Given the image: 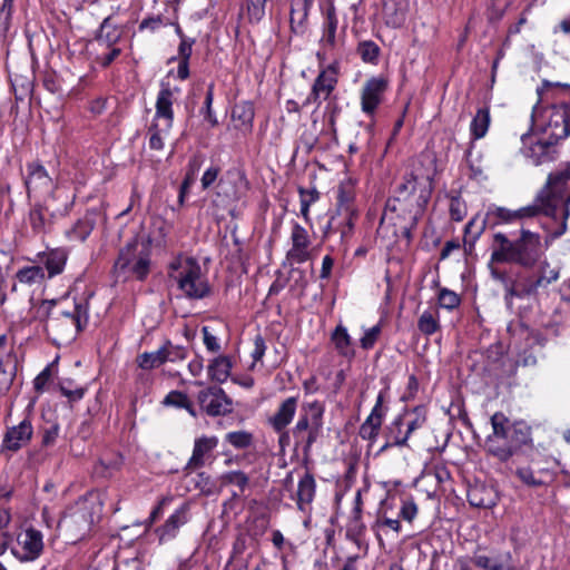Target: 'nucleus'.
I'll return each instance as SVG.
<instances>
[{
    "label": "nucleus",
    "mask_w": 570,
    "mask_h": 570,
    "mask_svg": "<svg viewBox=\"0 0 570 570\" xmlns=\"http://www.w3.org/2000/svg\"><path fill=\"white\" fill-rule=\"evenodd\" d=\"M491 122L490 109L488 107H483L478 109L475 116L473 117L470 124V134L473 140H479L483 138Z\"/></svg>",
    "instance_id": "nucleus-39"
},
{
    "label": "nucleus",
    "mask_w": 570,
    "mask_h": 570,
    "mask_svg": "<svg viewBox=\"0 0 570 570\" xmlns=\"http://www.w3.org/2000/svg\"><path fill=\"white\" fill-rule=\"evenodd\" d=\"M557 144L558 142L552 141L549 137L543 136L537 141H531L529 146L522 149V153L527 158L531 159L533 165H540L551 159V148Z\"/></svg>",
    "instance_id": "nucleus-30"
},
{
    "label": "nucleus",
    "mask_w": 570,
    "mask_h": 570,
    "mask_svg": "<svg viewBox=\"0 0 570 570\" xmlns=\"http://www.w3.org/2000/svg\"><path fill=\"white\" fill-rule=\"evenodd\" d=\"M32 433L31 422L26 419L7 431L2 446L10 451H17L30 441Z\"/></svg>",
    "instance_id": "nucleus-28"
},
{
    "label": "nucleus",
    "mask_w": 570,
    "mask_h": 570,
    "mask_svg": "<svg viewBox=\"0 0 570 570\" xmlns=\"http://www.w3.org/2000/svg\"><path fill=\"white\" fill-rule=\"evenodd\" d=\"M179 89H171L169 86H161L156 99V112L150 127L148 128L149 148L153 150H163L164 138L173 128L175 92Z\"/></svg>",
    "instance_id": "nucleus-10"
},
{
    "label": "nucleus",
    "mask_w": 570,
    "mask_h": 570,
    "mask_svg": "<svg viewBox=\"0 0 570 570\" xmlns=\"http://www.w3.org/2000/svg\"><path fill=\"white\" fill-rule=\"evenodd\" d=\"M95 61L101 67H108L119 55L120 49L117 47H110L109 49H99L96 47Z\"/></svg>",
    "instance_id": "nucleus-54"
},
{
    "label": "nucleus",
    "mask_w": 570,
    "mask_h": 570,
    "mask_svg": "<svg viewBox=\"0 0 570 570\" xmlns=\"http://www.w3.org/2000/svg\"><path fill=\"white\" fill-rule=\"evenodd\" d=\"M490 214L498 219V224H511L518 222L515 210L504 207H495Z\"/></svg>",
    "instance_id": "nucleus-59"
},
{
    "label": "nucleus",
    "mask_w": 570,
    "mask_h": 570,
    "mask_svg": "<svg viewBox=\"0 0 570 570\" xmlns=\"http://www.w3.org/2000/svg\"><path fill=\"white\" fill-rule=\"evenodd\" d=\"M404 416H396L391 424L386 428L385 438L386 442L381 446L380 453L384 452L386 449L391 446H404L410 439L407 431H403L404 426Z\"/></svg>",
    "instance_id": "nucleus-32"
},
{
    "label": "nucleus",
    "mask_w": 570,
    "mask_h": 570,
    "mask_svg": "<svg viewBox=\"0 0 570 570\" xmlns=\"http://www.w3.org/2000/svg\"><path fill=\"white\" fill-rule=\"evenodd\" d=\"M386 88L387 81L383 77H372L366 80L361 92V108L364 114L374 115Z\"/></svg>",
    "instance_id": "nucleus-19"
},
{
    "label": "nucleus",
    "mask_w": 570,
    "mask_h": 570,
    "mask_svg": "<svg viewBox=\"0 0 570 570\" xmlns=\"http://www.w3.org/2000/svg\"><path fill=\"white\" fill-rule=\"evenodd\" d=\"M356 52L364 62L376 65L381 49L374 41L363 40L358 42Z\"/></svg>",
    "instance_id": "nucleus-44"
},
{
    "label": "nucleus",
    "mask_w": 570,
    "mask_h": 570,
    "mask_svg": "<svg viewBox=\"0 0 570 570\" xmlns=\"http://www.w3.org/2000/svg\"><path fill=\"white\" fill-rule=\"evenodd\" d=\"M225 441L235 449H246L253 443V434L247 431L228 432Z\"/></svg>",
    "instance_id": "nucleus-52"
},
{
    "label": "nucleus",
    "mask_w": 570,
    "mask_h": 570,
    "mask_svg": "<svg viewBox=\"0 0 570 570\" xmlns=\"http://www.w3.org/2000/svg\"><path fill=\"white\" fill-rule=\"evenodd\" d=\"M312 242L308 232L301 224L293 222L291 230V248L286 253L289 264H302L311 259L309 249Z\"/></svg>",
    "instance_id": "nucleus-18"
},
{
    "label": "nucleus",
    "mask_w": 570,
    "mask_h": 570,
    "mask_svg": "<svg viewBox=\"0 0 570 570\" xmlns=\"http://www.w3.org/2000/svg\"><path fill=\"white\" fill-rule=\"evenodd\" d=\"M531 121L543 136L559 142L570 136V104L559 102L543 107L538 101L532 108Z\"/></svg>",
    "instance_id": "nucleus-8"
},
{
    "label": "nucleus",
    "mask_w": 570,
    "mask_h": 570,
    "mask_svg": "<svg viewBox=\"0 0 570 570\" xmlns=\"http://www.w3.org/2000/svg\"><path fill=\"white\" fill-rule=\"evenodd\" d=\"M515 474L525 485L539 487L543 484L541 480L534 476L533 471L528 466L517 469Z\"/></svg>",
    "instance_id": "nucleus-61"
},
{
    "label": "nucleus",
    "mask_w": 570,
    "mask_h": 570,
    "mask_svg": "<svg viewBox=\"0 0 570 570\" xmlns=\"http://www.w3.org/2000/svg\"><path fill=\"white\" fill-rule=\"evenodd\" d=\"M220 481L224 485H236L240 492H244L249 484V478L247 474L239 470L225 472L220 475Z\"/></svg>",
    "instance_id": "nucleus-50"
},
{
    "label": "nucleus",
    "mask_w": 570,
    "mask_h": 570,
    "mask_svg": "<svg viewBox=\"0 0 570 570\" xmlns=\"http://www.w3.org/2000/svg\"><path fill=\"white\" fill-rule=\"evenodd\" d=\"M217 445L218 438L214 435H202L195 439L191 456L184 468L186 475H188L190 471L203 468L206 462L213 458V451Z\"/></svg>",
    "instance_id": "nucleus-20"
},
{
    "label": "nucleus",
    "mask_w": 570,
    "mask_h": 570,
    "mask_svg": "<svg viewBox=\"0 0 570 570\" xmlns=\"http://www.w3.org/2000/svg\"><path fill=\"white\" fill-rule=\"evenodd\" d=\"M233 364L227 355H219L210 361L207 366L208 376L216 383H224L230 375Z\"/></svg>",
    "instance_id": "nucleus-36"
},
{
    "label": "nucleus",
    "mask_w": 570,
    "mask_h": 570,
    "mask_svg": "<svg viewBox=\"0 0 570 570\" xmlns=\"http://www.w3.org/2000/svg\"><path fill=\"white\" fill-rule=\"evenodd\" d=\"M88 323V304L75 303L71 309L56 308L48 312L46 331L53 341L67 343L76 338Z\"/></svg>",
    "instance_id": "nucleus-7"
},
{
    "label": "nucleus",
    "mask_w": 570,
    "mask_h": 570,
    "mask_svg": "<svg viewBox=\"0 0 570 570\" xmlns=\"http://www.w3.org/2000/svg\"><path fill=\"white\" fill-rule=\"evenodd\" d=\"M313 0H293L291 4L289 22L295 33L304 31Z\"/></svg>",
    "instance_id": "nucleus-34"
},
{
    "label": "nucleus",
    "mask_w": 570,
    "mask_h": 570,
    "mask_svg": "<svg viewBox=\"0 0 570 570\" xmlns=\"http://www.w3.org/2000/svg\"><path fill=\"white\" fill-rule=\"evenodd\" d=\"M219 174V166L212 165L210 167H208L200 179L203 189H208L217 180Z\"/></svg>",
    "instance_id": "nucleus-64"
},
{
    "label": "nucleus",
    "mask_w": 570,
    "mask_h": 570,
    "mask_svg": "<svg viewBox=\"0 0 570 570\" xmlns=\"http://www.w3.org/2000/svg\"><path fill=\"white\" fill-rule=\"evenodd\" d=\"M297 404V396H289L281 402L276 412L268 419V424L275 432L287 429L296 414Z\"/></svg>",
    "instance_id": "nucleus-27"
},
{
    "label": "nucleus",
    "mask_w": 570,
    "mask_h": 570,
    "mask_svg": "<svg viewBox=\"0 0 570 570\" xmlns=\"http://www.w3.org/2000/svg\"><path fill=\"white\" fill-rule=\"evenodd\" d=\"M136 363L141 370H153L165 364L160 347L157 351L139 354L136 357Z\"/></svg>",
    "instance_id": "nucleus-46"
},
{
    "label": "nucleus",
    "mask_w": 570,
    "mask_h": 570,
    "mask_svg": "<svg viewBox=\"0 0 570 570\" xmlns=\"http://www.w3.org/2000/svg\"><path fill=\"white\" fill-rule=\"evenodd\" d=\"M73 204V196H69L63 188L53 190L42 203H36L28 215V222L36 235L50 232L53 218L65 216Z\"/></svg>",
    "instance_id": "nucleus-6"
},
{
    "label": "nucleus",
    "mask_w": 570,
    "mask_h": 570,
    "mask_svg": "<svg viewBox=\"0 0 570 570\" xmlns=\"http://www.w3.org/2000/svg\"><path fill=\"white\" fill-rule=\"evenodd\" d=\"M355 191L354 185L351 180L342 181L337 187L336 209L337 212H351L357 215V209L354 205Z\"/></svg>",
    "instance_id": "nucleus-35"
},
{
    "label": "nucleus",
    "mask_w": 570,
    "mask_h": 570,
    "mask_svg": "<svg viewBox=\"0 0 570 570\" xmlns=\"http://www.w3.org/2000/svg\"><path fill=\"white\" fill-rule=\"evenodd\" d=\"M168 277L189 299H203L210 294L208 279L194 257L176 256L168 265Z\"/></svg>",
    "instance_id": "nucleus-4"
},
{
    "label": "nucleus",
    "mask_w": 570,
    "mask_h": 570,
    "mask_svg": "<svg viewBox=\"0 0 570 570\" xmlns=\"http://www.w3.org/2000/svg\"><path fill=\"white\" fill-rule=\"evenodd\" d=\"M544 253L541 236L521 228L520 236L510 239L503 233L493 235L491 262L497 264H515L524 268L533 267Z\"/></svg>",
    "instance_id": "nucleus-1"
},
{
    "label": "nucleus",
    "mask_w": 570,
    "mask_h": 570,
    "mask_svg": "<svg viewBox=\"0 0 570 570\" xmlns=\"http://www.w3.org/2000/svg\"><path fill=\"white\" fill-rule=\"evenodd\" d=\"M325 405L320 401L304 402L298 419L291 429L295 448H302L307 453L316 442L323 428Z\"/></svg>",
    "instance_id": "nucleus-9"
},
{
    "label": "nucleus",
    "mask_w": 570,
    "mask_h": 570,
    "mask_svg": "<svg viewBox=\"0 0 570 570\" xmlns=\"http://www.w3.org/2000/svg\"><path fill=\"white\" fill-rule=\"evenodd\" d=\"M120 31L112 22V16L105 18L100 24L99 31L94 40V46L99 49H109L115 47L120 39Z\"/></svg>",
    "instance_id": "nucleus-31"
},
{
    "label": "nucleus",
    "mask_w": 570,
    "mask_h": 570,
    "mask_svg": "<svg viewBox=\"0 0 570 570\" xmlns=\"http://www.w3.org/2000/svg\"><path fill=\"white\" fill-rule=\"evenodd\" d=\"M417 328L425 336L439 332L441 330L439 311L425 309L417 318Z\"/></svg>",
    "instance_id": "nucleus-40"
},
{
    "label": "nucleus",
    "mask_w": 570,
    "mask_h": 570,
    "mask_svg": "<svg viewBox=\"0 0 570 570\" xmlns=\"http://www.w3.org/2000/svg\"><path fill=\"white\" fill-rule=\"evenodd\" d=\"M118 277L145 281L151 268V246L149 242L132 239L118 254L114 265Z\"/></svg>",
    "instance_id": "nucleus-5"
},
{
    "label": "nucleus",
    "mask_w": 570,
    "mask_h": 570,
    "mask_svg": "<svg viewBox=\"0 0 570 570\" xmlns=\"http://www.w3.org/2000/svg\"><path fill=\"white\" fill-rule=\"evenodd\" d=\"M13 0H3L0 7V32H7L12 17Z\"/></svg>",
    "instance_id": "nucleus-57"
},
{
    "label": "nucleus",
    "mask_w": 570,
    "mask_h": 570,
    "mask_svg": "<svg viewBox=\"0 0 570 570\" xmlns=\"http://www.w3.org/2000/svg\"><path fill=\"white\" fill-rule=\"evenodd\" d=\"M449 212L451 219L461 222L465 218L468 209L466 204L460 197H452L450 199Z\"/></svg>",
    "instance_id": "nucleus-56"
},
{
    "label": "nucleus",
    "mask_w": 570,
    "mask_h": 570,
    "mask_svg": "<svg viewBox=\"0 0 570 570\" xmlns=\"http://www.w3.org/2000/svg\"><path fill=\"white\" fill-rule=\"evenodd\" d=\"M365 531V525L362 521V498L357 492L355 497V504L353 509V517L347 525V535L361 537Z\"/></svg>",
    "instance_id": "nucleus-41"
},
{
    "label": "nucleus",
    "mask_w": 570,
    "mask_h": 570,
    "mask_svg": "<svg viewBox=\"0 0 570 570\" xmlns=\"http://www.w3.org/2000/svg\"><path fill=\"white\" fill-rule=\"evenodd\" d=\"M197 402L208 416H225L233 412V400L217 385L199 391Z\"/></svg>",
    "instance_id": "nucleus-15"
},
{
    "label": "nucleus",
    "mask_w": 570,
    "mask_h": 570,
    "mask_svg": "<svg viewBox=\"0 0 570 570\" xmlns=\"http://www.w3.org/2000/svg\"><path fill=\"white\" fill-rule=\"evenodd\" d=\"M559 277L560 268L552 267L548 261H542L532 274L520 276L517 281L507 285L505 297L527 298L535 296L540 289H546Z\"/></svg>",
    "instance_id": "nucleus-11"
},
{
    "label": "nucleus",
    "mask_w": 570,
    "mask_h": 570,
    "mask_svg": "<svg viewBox=\"0 0 570 570\" xmlns=\"http://www.w3.org/2000/svg\"><path fill=\"white\" fill-rule=\"evenodd\" d=\"M188 511L189 505L183 504L168 517L161 527L157 528L156 533L160 543L170 541L176 538L179 528L186 524L188 521Z\"/></svg>",
    "instance_id": "nucleus-26"
},
{
    "label": "nucleus",
    "mask_w": 570,
    "mask_h": 570,
    "mask_svg": "<svg viewBox=\"0 0 570 570\" xmlns=\"http://www.w3.org/2000/svg\"><path fill=\"white\" fill-rule=\"evenodd\" d=\"M438 304L444 309L453 311L460 306L461 297L455 292L444 287L439 292Z\"/></svg>",
    "instance_id": "nucleus-51"
},
{
    "label": "nucleus",
    "mask_w": 570,
    "mask_h": 570,
    "mask_svg": "<svg viewBox=\"0 0 570 570\" xmlns=\"http://www.w3.org/2000/svg\"><path fill=\"white\" fill-rule=\"evenodd\" d=\"M24 186L27 188L28 197H31L32 195H43L46 193L51 194L58 188H53L52 178L49 176L46 168L38 161L27 164Z\"/></svg>",
    "instance_id": "nucleus-17"
},
{
    "label": "nucleus",
    "mask_w": 570,
    "mask_h": 570,
    "mask_svg": "<svg viewBox=\"0 0 570 570\" xmlns=\"http://www.w3.org/2000/svg\"><path fill=\"white\" fill-rule=\"evenodd\" d=\"M340 63L334 60L322 68L315 78L311 91L303 102V107L315 104L320 107L323 100H327L335 90L338 82Z\"/></svg>",
    "instance_id": "nucleus-14"
},
{
    "label": "nucleus",
    "mask_w": 570,
    "mask_h": 570,
    "mask_svg": "<svg viewBox=\"0 0 570 570\" xmlns=\"http://www.w3.org/2000/svg\"><path fill=\"white\" fill-rule=\"evenodd\" d=\"M195 489L199 490L205 495H212L214 493L215 484L206 472H198L193 478Z\"/></svg>",
    "instance_id": "nucleus-55"
},
{
    "label": "nucleus",
    "mask_w": 570,
    "mask_h": 570,
    "mask_svg": "<svg viewBox=\"0 0 570 570\" xmlns=\"http://www.w3.org/2000/svg\"><path fill=\"white\" fill-rule=\"evenodd\" d=\"M100 216L98 208H89L83 216L79 217L68 229L65 236L69 242L82 243L92 233Z\"/></svg>",
    "instance_id": "nucleus-22"
},
{
    "label": "nucleus",
    "mask_w": 570,
    "mask_h": 570,
    "mask_svg": "<svg viewBox=\"0 0 570 570\" xmlns=\"http://www.w3.org/2000/svg\"><path fill=\"white\" fill-rule=\"evenodd\" d=\"M490 422L492 433L485 440L487 451L502 462L532 442L531 428L523 421L511 422L504 413L495 412Z\"/></svg>",
    "instance_id": "nucleus-2"
},
{
    "label": "nucleus",
    "mask_w": 570,
    "mask_h": 570,
    "mask_svg": "<svg viewBox=\"0 0 570 570\" xmlns=\"http://www.w3.org/2000/svg\"><path fill=\"white\" fill-rule=\"evenodd\" d=\"M16 279L26 286L41 285L46 279V272L40 265L24 266L16 273Z\"/></svg>",
    "instance_id": "nucleus-37"
},
{
    "label": "nucleus",
    "mask_w": 570,
    "mask_h": 570,
    "mask_svg": "<svg viewBox=\"0 0 570 570\" xmlns=\"http://www.w3.org/2000/svg\"><path fill=\"white\" fill-rule=\"evenodd\" d=\"M214 88H215L214 82H210L207 87L204 106L199 110L200 115L204 116V119L210 125V127L218 126L217 116L213 110Z\"/></svg>",
    "instance_id": "nucleus-47"
},
{
    "label": "nucleus",
    "mask_w": 570,
    "mask_h": 570,
    "mask_svg": "<svg viewBox=\"0 0 570 570\" xmlns=\"http://www.w3.org/2000/svg\"><path fill=\"white\" fill-rule=\"evenodd\" d=\"M469 503L475 508L490 509L498 503V492L492 487L475 485L468 491Z\"/></svg>",
    "instance_id": "nucleus-33"
},
{
    "label": "nucleus",
    "mask_w": 570,
    "mask_h": 570,
    "mask_svg": "<svg viewBox=\"0 0 570 570\" xmlns=\"http://www.w3.org/2000/svg\"><path fill=\"white\" fill-rule=\"evenodd\" d=\"M331 340L340 355L348 358L354 356L352 338L348 335L346 327L337 325L332 333Z\"/></svg>",
    "instance_id": "nucleus-38"
},
{
    "label": "nucleus",
    "mask_w": 570,
    "mask_h": 570,
    "mask_svg": "<svg viewBox=\"0 0 570 570\" xmlns=\"http://www.w3.org/2000/svg\"><path fill=\"white\" fill-rule=\"evenodd\" d=\"M43 551V533L33 525L21 528L10 543L12 557L21 563L35 562L42 556Z\"/></svg>",
    "instance_id": "nucleus-13"
},
{
    "label": "nucleus",
    "mask_w": 570,
    "mask_h": 570,
    "mask_svg": "<svg viewBox=\"0 0 570 570\" xmlns=\"http://www.w3.org/2000/svg\"><path fill=\"white\" fill-rule=\"evenodd\" d=\"M203 333V341L204 345L206 346L207 351L210 353H217L220 350V344L218 338L210 333L209 328L207 326H204L202 328Z\"/></svg>",
    "instance_id": "nucleus-62"
},
{
    "label": "nucleus",
    "mask_w": 570,
    "mask_h": 570,
    "mask_svg": "<svg viewBox=\"0 0 570 570\" xmlns=\"http://www.w3.org/2000/svg\"><path fill=\"white\" fill-rule=\"evenodd\" d=\"M338 18L334 3H330L324 11L322 22V35L320 39V47L326 49H335L338 43Z\"/></svg>",
    "instance_id": "nucleus-25"
},
{
    "label": "nucleus",
    "mask_w": 570,
    "mask_h": 570,
    "mask_svg": "<svg viewBox=\"0 0 570 570\" xmlns=\"http://www.w3.org/2000/svg\"><path fill=\"white\" fill-rule=\"evenodd\" d=\"M424 160L428 167L423 171L415 168L395 189V200L404 203L415 217L423 214L433 191L434 159Z\"/></svg>",
    "instance_id": "nucleus-3"
},
{
    "label": "nucleus",
    "mask_w": 570,
    "mask_h": 570,
    "mask_svg": "<svg viewBox=\"0 0 570 570\" xmlns=\"http://www.w3.org/2000/svg\"><path fill=\"white\" fill-rule=\"evenodd\" d=\"M426 422V412L423 406H416L406 414L404 417V424L406 426L407 434L411 436V434L416 431L417 429H421Z\"/></svg>",
    "instance_id": "nucleus-45"
},
{
    "label": "nucleus",
    "mask_w": 570,
    "mask_h": 570,
    "mask_svg": "<svg viewBox=\"0 0 570 570\" xmlns=\"http://www.w3.org/2000/svg\"><path fill=\"white\" fill-rule=\"evenodd\" d=\"M417 514V505L413 500H404L400 509V517L409 522H412Z\"/></svg>",
    "instance_id": "nucleus-63"
},
{
    "label": "nucleus",
    "mask_w": 570,
    "mask_h": 570,
    "mask_svg": "<svg viewBox=\"0 0 570 570\" xmlns=\"http://www.w3.org/2000/svg\"><path fill=\"white\" fill-rule=\"evenodd\" d=\"M485 229V220L478 222V217H473L464 227V243L472 248Z\"/></svg>",
    "instance_id": "nucleus-48"
},
{
    "label": "nucleus",
    "mask_w": 570,
    "mask_h": 570,
    "mask_svg": "<svg viewBox=\"0 0 570 570\" xmlns=\"http://www.w3.org/2000/svg\"><path fill=\"white\" fill-rule=\"evenodd\" d=\"M164 363L166 362H179L186 358L187 350L180 345H174L170 341H166L161 346Z\"/></svg>",
    "instance_id": "nucleus-49"
},
{
    "label": "nucleus",
    "mask_w": 570,
    "mask_h": 570,
    "mask_svg": "<svg viewBox=\"0 0 570 570\" xmlns=\"http://www.w3.org/2000/svg\"><path fill=\"white\" fill-rule=\"evenodd\" d=\"M382 395L380 394L377 396L376 403L374 407L372 409L370 415L366 417V420L363 422V424L367 426H372L374 429H381L382 422H383V410H382Z\"/></svg>",
    "instance_id": "nucleus-53"
},
{
    "label": "nucleus",
    "mask_w": 570,
    "mask_h": 570,
    "mask_svg": "<svg viewBox=\"0 0 570 570\" xmlns=\"http://www.w3.org/2000/svg\"><path fill=\"white\" fill-rule=\"evenodd\" d=\"M37 257L43 265L47 279H51L65 271L69 252L63 247H57L39 253Z\"/></svg>",
    "instance_id": "nucleus-23"
},
{
    "label": "nucleus",
    "mask_w": 570,
    "mask_h": 570,
    "mask_svg": "<svg viewBox=\"0 0 570 570\" xmlns=\"http://www.w3.org/2000/svg\"><path fill=\"white\" fill-rule=\"evenodd\" d=\"M255 111L253 104L249 101H240L236 104L232 111V117L234 120H239L240 124L247 128H250L253 125Z\"/></svg>",
    "instance_id": "nucleus-43"
},
{
    "label": "nucleus",
    "mask_w": 570,
    "mask_h": 570,
    "mask_svg": "<svg viewBox=\"0 0 570 570\" xmlns=\"http://www.w3.org/2000/svg\"><path fill=\"white\" fill-rule=\"evenodd\" d=\"M356 217L357 215H353L351 212L334 210L322 229V239L328 240L338 235L340 244H347L352 238Z\"/></svg>",
    "instance_id": "nucleus-16"
},
{
    "label": "nucleus",
    "mask_w": 570,
    "mask_h": 570,
    "mask_svg": "<svg viewBox=\"0 0 570 570\" xmlns=\"http://www.w3.org/2000/svg\"><path fill=\"white\" fill-rule=\"evenodd\" d=\"M92 523L94 514L88 511L86 501L80 503L75 511L66 514L60 521L61 527H63L66 530L76 528V539L85 535L86 532L89 531Z\"/></svg>",
    "instance_id": "nucleus-24"
},
{
    "label": "nucleus",
    "mask_w": 570,
    "mask_h": 570,
    "mask_svg": "<svg viewBox=\"0 0 570 570\" xmlns=\"http://www.w3.org/2000/svg\"><path fill=\"white\" fill-rule=\"evenodd\" d=\"M188 396L184 392L180 391H170L164 399L163 404L165 406H173L177 409H183V406H187Z\"/></svg>",
    "instance_id": "nucleus-58"
},
{
    "label": "nucleus",
    "mask_w": 570,
    "mask_h": 570,
    "mask_svg": "<svg viewBox=\"0 0 570 570\" xmlns=\"http://www.w3.org/2000/svg\"><path fill=\"white\" fill-rule=\"evenodd\" d=\"M316 493V481L309 472H305L298 480L297 491L293 499L299 511L306 513L309 511L311 503L313 502Z\"/></svg>",
    "instance_id": "nucleus-29"
},
{
    "label": "nucleus",
    "mask_w": 570,
    "mask_h": 570,
    "mask_svg": "<svg viewBox=\"0 0 570 570\" xmlns=\"http://www.w3.org/2000/svg\"><path fill=\"white\" fill-rule=\"evenodd\" d=\"M380 334H381V326L380 325H374L371 328L366 330L364 332V335L361 338V346L364 350L372 348L374 346V344L376 343Z\"/></svg>",
    "instance_id": "nucleus-60"
},
{
    "label": "nucleus",
    "mask_w": 570,
    "mask_h": 570,
    "mask_svg": "<svg viewBox=\"0 0 570 570\" xmlns=\"http://www.w3.org/2000/svg\"><path fill=\"white\" fill-rule=\"evenodd\" d=\"M564 188L562 183L551 181L549 176L546 186L538 193L533 203L515 209L518 222L537 217L540 214L554 217L563 199Z\"/></svg>",
    "instance_id": "nucleus-12"
},
{
    "label": "nucleus",
    "mask_w": 570,
    "mask_h": 570,
    "mask_svg": "<svg viewBox=\"0 0 570 570\" xmlns=\"http://www.w3.org/2000/svg\"><path fill=\"white\" fill-rule=\"evenodd\" d=\"M17 356L8 344V337L0 335V393H6L17 373Z\"/></svg>",
    "instance_id": "nucleus-21"
},
{
    "label": "nucleus",
    "mask_w": 570,
    "mask_h": 570,
    "mask_svg": "<svg viewBox=\"0 0 570 570\" xmlns=\"http://www.w3.org/2000/svg\"><path fill=\"white\" fill-rule=\"evenodd\" d=\"M268 1L269 0H245L244 10L250 23H258L264 19Z\"/></svg>",
    "instance_id": "nucleus-42"
}]
</instances>
